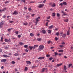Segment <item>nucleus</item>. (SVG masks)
Segmentation results:
<instances>
[{"instance_id":"obj_64","label":"nucleus","mask_w":73,"mask_h":73,"mask_svg":"<svg viewBox=\"0 0 73 73\" xmlns=\"http://www.w3.org/2000/svg\"><path fill=\"white\" fill-rule=\"evenodd\" d=\"M2 52V49H0V52Z\"/></svg>"},{"instance_id":"obj_33","label":"nucleus","mask_w":73,"mask_h":73,"mask_svg":"<svg viewBox=\"0 0 73 73\" xmlns=\"http://www.w3.org/2000/svg\"><path fill=\"white\" fill-rule=\"evenodd\" d=\"M30 36H34V34H33L32 33H30Z\"/></svg>"},{"instance_id":"obj_58","label":"nucleus","mask_w":73,"mask_h":73,"mask_svg":"<svg viewBox=\"0 0 73 73\" xmlns=\"http://www.w3.org/2000/svg\"><path fill=\"white\" fill-rule=\"evenodd\" d=\"M64 16H65L66 15H67L65 13L63 14Z\"/></svg>"},{"instance_id":"obj_7","label":"nucleus","mask_w":73,"mask_h":73,"mask_svg":"<svg viewBox=\"0 0 73 73\" xmlns=\"http://www.w3.org/2000/svg\"><path fill=\"white\" fill-rule=\"evenodd\" d=\"M41 32L43 34H45L46 33V31L45 30H42Z\"/></svg>"},{"instance_id":"obj_2","label":"nucleus","mask_w":73,"mask_h":73,"mask_svg":"<svg viewBox=\"0 0 73 73\" xmlns=\"http://www.w3.org/2000/svg\"><path fill=\"white\" fill-rule=\"evenodd\" d=\"M39 49L41 50H42L44 49V46L42 45H40L39 46Z\"/></svg>"},{"instance_id":"obj_51","label":"nucleus","mask_w":73,"mask_h":73,"mask_svg":"<svg viewBox=\"0 0 73 73\" xmlns=\"http://www.w3.org/2000/svg\"><path fill=\"white\" fill-rule=\"evenodd\" d=\"M48 22H47L46 23V26H48Z\"/></svg>"},{"instance_id":"obj_19","label":"nucleus","mask_w":73,"mask_h":73,"mask_svg":"<svg viewBox=\"0 0 73 73\" xmlns=\"http://www.w3.org/2000/svg\"><path fill=\"white\" fill-rule=\"evenodd\" d=\"M19 55V54H18V53H16L14 54V56H18Z\"/></svg>"},{"instance_id":"obj_20","label":"nucleus","mask_w":73,"mask_h":73,"mask_svg":"<svg viewBox=\"0 0 73 73\" xmlns=\"http://www.w3.org/2000/svg\"><path fill=\"white\" fill-rule=\"evenodd\" d=\"M67 68H66V66H64V70H66L67 69Z\"/></svg>"},{"instance_id":"obj_26","label":"nucleus","mask_w":73,"mask_h":73,"mask_svg":"<svg viewBox=\"0 0 73 73\" xmlns=\"http://www.w3.org/2000/svg\"><path fill=\"white\" fill-rule=\"evenodd\" d=\"M54 56H56L58 55V53L56 52H54Z\"/></svg>"},{"instance_id":"obj_57","label":"nucleus","mask_w":73,"mask_h":73,"mask_svg":"<svg viewBox=\"0 0 73 73\" xmlns=\"http://www.w3.org/2000/svg\"><path fill=\"white\" fill-rule=\"evenodd\" d=\"M28 9L30 11H32V9H31V8H29Z\"/></svg>"},{"instance_id":"obj_30","label":"nucleus","mask_w":73,"mask_h":73,"mask_svg":"<svg viewBox=\"0 0 73 73\" xmlns=\"http://www.w3.org/2000/svg\"><path fill=\"white\" fill-rule=\"evenodd\" d=\"M72 65V64H68V68H70L71 66Z\"/></svg>"},{"instance_id":"obj_41","label":"nucleus","mask_w":73,"mask_h":73,"mask_svg":"<svg viewBox=\"0 0 73 73\" xmlns=\"http://www.w3.org/2000/svg\"><path fill=\"white\" fill-rule=\"evenodd\" d=\"M15 33L16 35H18L19 34V31H15Z\"/></svg>"},{"instance_id":"obj_10","label":"nucleus","mask_w":73,"mask_h":73,"mask_svg":"<svg viewBox=\"0 0 73 73\" xmlns=\"http://www.w3.org/2000/svg\"><path fill=\"white\" fill-rule=\"evenodd\" d=\"M51 7H56V4L54 3L51 4Z\"/></svg>"},{"instance_id":"obj_37","label":"nucleus","mask_w":73,"mask_h":73,"mask_svg":"<svg viewBox=\"0 0 73 73\" xmlns=\"http://www.w3.org/2000/svg\"><path fill=\"white\" fill-rule=\"evenodd\" d=\"M4 23H3V22H1L0 25H4Z\"/></svg>"},{"instance_id":"obj_4","label":"nucleus","mask_w":73,"mask_h":73,"mask_svg":"<svg viewBox=\"0 0 73 73\" xmlns=\"http://www.w3.org/2000/svg\"><path fill=\"white\" fill-rule=\"evenodd\" d=\"M18 13L16 11H15L14 12V13H12V15H18Z\"/></svg>"},{"instance_id":"obj_35","label":"nucleus","mask_w":73,"mask_h":73,"mask_svg":"<svg viewBox=\"0 0 73 73\" xmlns=\"http://www.w3.org/2000/svg\"><path fill=\"white\" fill-rule=\"evenodd\" d=\"M39 21L36 20V21L35 22V25H36L37 24V23H38V22Z\"/></svg>"},{"instance_id":"obj_60","label":"nucleus","mask_w":73,"mask_h":73,"mask_svg":"<svg viewBox=\"0 0 73 73\" xmlns=\"http://www.w3.org/2000/svg\"><path fill=\"white\" fill-rule=\"evenodd\" d=\"M5 4H7V3H9V2H8V1H7L5 2Z\"/></svg>"},{"instance_id":"obj_5","label":"nucleus","mask_w":73,"mask_h":73,"mask_svg":"<svg viewBox=\"0 0 73 73\" xmlns=\"http://www.w3.org/2000/svg\"><path fill=\"white\" fill-rule=\"evenodd\" d=\"M6 61H7V59H3L1 60V62H6Z\"/></svg>"},{"instance_id":"obj_13","label":"nucleus","mask_w":73,"mask_h":73,"mask_svg":"<svg viewBox=\"0 0 73 73\" xmlns=\"http://www.w3.org/2000/svg\"><path fill=\"white\" fill-rule=\"evenodd\" d=\"M70 31L69 30H68L67 32V35H70Z\"/></svg>"},{"instance_id":"obj_11","label":"nucleus","mask_w":73,"mask_h":73,"mask_svg":"<svg viewBox=\"0 0 73 73\" xmlns=\"http://www.w3.org/2000/svg\"><path fill=\"white\" fill-rule=\"evenodd\" d=\"M3 56L4 57H6V58H7V57H10V56H7V55L5 54L3 55Z\"/></svg>"},{"instance_id":"obj_59","label":"nucleus","mask_w":73,"mask_h":73,"mask_svg":"<svg viewBox=\"0 0 73 73\" xmlns=\"http://www.w3.org/2000/svg\"><path fill=\"white\" fill-rule=\"evenodd\" d=\"M65 44V42H62V43H61V44H63V45H64Z\"/></svg>"},{"instance_id":"obj_24","label":"nucleus","mask_w":73,"mask_h":73,"mask_svg":"<svg viewBox=\"0 0 73 73\" xmlns=\"http://www.w3.org/2000/svg\"><path fill=\"white\" fill-rule=\"evenodd\" d=\"M63 4L64 5H67V3L65 2H63Z\"/></svg>"},{"instance_id":"obj_9","label":"nucleus","mask_w":73,"mask_h":73,"mask_svg":"<svg viewBox=\"0 0 73 73\" xmlns=\"http://www.w3.org/2000/svg\"><path fill=\"white\" fill-rule=\"evenodd\" d=\"M26 62L27 64H31V62L30 61H26Z\"/></svg>"},{"instance_id":"obj_54","label":"nucleus","mask_w":73,"mask_h":73,"mask_svg":"<svg viewBox=\"0 0 73 73\" xmlns=\"http://www.w3.org/2000/svg\"><path fill=\"white\" fill-rule=\"evenodd\" d=\"M59 5H61V6H62V5H63V4H62V3H60V4H59Z\"/></svg>"},{"instance_id":"obj_61","label":"nucleus","mask_w":73,"mask_h":73,"mask_svg":"<svg viewBox=\"0 0 73 73\" xmlns=\"http://www.w3.org/2000/svg\"><path fill=\"white\" fill-rule=\"evenodd\" d=\"M1 68L2 69H4V66H2L1 67Z\"/></svg>"},{"instance_id":"obj_27","label":"nucleus","mask_w":73,"mask_h":73,"mask_svg":"<svg viewBox=\"0 0 73 73\" xmlns=\"http://www.w3.org/2000/svg\"><path fill=\"white\" fill-rule=\"evenodd\" d=\"M19 44L21 45H24V43L22 42H20Z\"/></svg>"},{"instance_id":"obj_3","label":"nucleus","mask_w":73,"mask_h":73,"mask_svg":"<svg viewBox=\"0 0 73 73\" xmlns=\"http://www.w3.org/2000/svg\"><path fill=\"white\" fill-rule=\"evenodd\" d=\"M42 70L41 71V73H43V72H44L45 71V70H47V68H42Z\"/></svg>"},{"instance_id":"obj_48","label":"nucleus","mask_w":73,"mask_h":73,"mask_svg":"<svg viewBox=\"0 0 73 73\" xmlns=\"http://www.w3.org/2000/svg\"><path fill=\"white\" fill-rule=\"evenodd\" d=\"M21 1H22L24 3H25V0H22Z\"/></svg>"},{"instance_id":"obj_12","label":"nucleus","mask_w":73,"mask_h":73,"mask_svg":"<svg viewBox=\"0 0 73 73\" xmlns=\"http://www.w3.org/2000/svg\"><path fill=\"white\" fill-rule=\"evenodd\" d=\"M62 65V63H61V64H56V66L58 67L59 66H61V65Z\"/></svg>"},{"instance_id":"obj_40","label":"nucleus","mask_w":73,"mask_h":73,"mask_svg":"<svg viewBox=\"0 0 73 73\" xmlns=\"http://www.w3.org/2000/svg\"><path fill=\"white\" fill-rule=\"evenodd\" d=\"M59 52H63V50H59Z\"/></svg>"},{"instance_id":"obj_16","label":"nucleus","mask_w":73,"mask_h":73,"mask_svg":"<svg viewBox=\"0 0 73 73\" xmlns=\"http://www.w3.org/2000/svg\"><path fill=\"white\" fill-rule=\"evenodd\" d=\"M29 48H30V50H31L32 49H33V47L32 46H29Z\"/></svg>"},{"instance_id":"obj_63","label":"nucleus","mask_w":73,"mask_h":73,"mask_svg":"<svg viewBox=\"0 0 73 73\" xmlns=\"http://www.w3.org/2000/svg\"><path fill=\"white\" fill-rule=\"evenodd\" d=\"M61 12H62V13H63V14H64V13H65L64 12V11H62Z\"/></svg>"},{"instance_id":"obj_32","label":"nucleus","mask_w":73,"mask_h":73,"mask_svg":"<svg viewBox=\"0 0 73 73\" xmlns=\"http://www.w3.org/2000/svg\"><path fill=\"white\" fill-rule=\"evenodd\" d=\"M53 25H52L50 26L49 27V29H52V28H53Z\"/></svg>"},{"instance_id":"obj_53","label":"nucleus","mask_w":73,"mask_h":73,"mask_svg":"<svg viewBox=\"0 0 73 73\" xmlns=\"http://www.w3.org/2000/svg\"><path fill=\"white\" fill-rule=\"evenodd\" d=\"M50 17L49 16V17H47V19H50Z\"/></svg>"},{"instance_id":"obj_52","label":"nucleus","mask_w":73,"mask_h":73,"mask_svg":"<svg viewBox=\"0 0 73 73\" xmlns=\"http://www.w3.org/2000/svg\"><path fill=\"white\" fill-rule=\"evenodd\" d=\"M29 17H30V16H27V15L26 16V18H29Z\"/></svg>"},{"instance_id":"obj_56","label":"nucleus","mask_w":73,"mask_h":73,"mask_svg":"<svg viewBox=\"0 0 73 73\" xmlns=\"http://www.w3.org/2000/svg\"><path fill=\"white\" fill-rule=\"evenodd\" d=\"M25 51L26 52H28V50L26 49L25 50Z\"/></svg>"},{"instance_id":"obj_1","label":"nucleus","mask_w":73,"mask_h":73,"mask_svg":"<svg viewBox=\"0 0 73 73\" xmlns=\"http://www.w3.org/2000/svg\"><path fill=\"white\" fill-rule=\"evenodd\" d=\"M44 6V4H40L38 6V7L39 8H41L42 7H43Z\"/></svg>"},{"instance_id":"obj_18","label":"nucleus","mask_w":73,"mask_h":73,"mask_svg":"<svg viewBox=\"0 0 73 73\" xmlns=\"http://www.w3.org/2000/svg\"><path fill=\"white\" fill-rule=\"evenodd\" d=\"M47 43H48V44H50V43H51V44H52V42L51 41H50V40H49L47 42Z\"/></svg>"},{"instance_id":"obj_55","label":"nucleus","mask_w":73,"mask_h":73,"mask_svg":"<svg viewBox=\"0 0 73 73\" xmlns=\"http://www.w3.org/2000/svg\"><path fill=\"white\" fill-rule=\"evenodd\" d=\"M5 17H6V16H5V15H4L3 16V18H5Z\"/></svg>"},{"instance_id":"obj_39","label":"nucleus","mask_w":73,"mask_h":73,"mask_svg":"<svg viewBox=\"0 0 73 73\" xmlns=\"http://www.w3.org/2000/svg\"><path fill=\"white\" fill-rule=\"evenodd\" d=\"M52 14H53L52 15V16H56V14H55V13H53Z\"/></svg>"},{"instance_id":"obj_49","label":"nucleus","mask_w":73,"mask_h":73,"mask_svg":"<svg viewBox=\"0 0 73 73\" xmlns=\"http://www.w3.org/2000/svg\"><path fill=\"white\" fill-rule=\"evenodd\" d=\"M36 66H33L32 67V69H34L35 68H36Z\"/></svg>"},{"instance_id":"obj_42","label":"nucleus","mask_w":73,"mask_h":73,"mask_svg":"<svg viewBox=\"0 0 73 73\" xmlns=\"http://www.w3.org/2000/svg\"><path fill=\"white\" fill-rule=\"evenodd\" d=\"M11 63L13 64H15V63H16V62L14 61H12V62H11Z\"/></svg>"},{"instance_id":"obj_47","label":"nucleus","mask_w":73,"mask_h":73,"mask_svg":"<svg viewBox=\"0 0 73 73\" xmlns=\"http://www.w3.org/2000/svg\"><path fill=\"white\" fill-rule=\"evenodd\" d=\"M60 48H63V47H64V46L62 45H61L60 46Z\"/></svg>"},{"instance_id":"obj_29","label":"nucleus","mask_w":73,"mask_h":73,"mask_svg":"<svg viewBox=\"0 0 73 73\" xmlns=\"http://www.w3.org/2000/svg\"><path fill=\"white\" fill-rule=\"evenodd\" d=\"M56 15L58 17H60V15L58 13Z\"/></svg>"},{"instance_id":"obj_22","label":"nucleus","mask_w":73,"mask_h":73,"mask_svg":"<svg viewBox=\"0 0 73 73\" xmlns=\"http://www.w3.org/2000/svg\"><path fill=\"white\" fill-rule=\"evenodd\" d=\"M28 67H25V71H27V70H28Z\"/></svg>"},{"instance_id":"obj_44","label":"nucleus","mask_w":73,"mask_h":73,"mask_svg":"<svg viewBox=\"0 0 73 73\" xmlns=\"http://www.w3.org/2000/svg\"><path fill=\"white\" fill-rule=\"evenodd\" d=\"M55 40L56 41H57V40H58V38H57V37H55Z\"/></svg>"},{"instance_id":"obj_45","label":"nucleus","mask_w":73,"mask_h":73,"mask_svg":"<svg viewBox=\"0 0 73 73\" xmlns=\"http://www.w3.org/2000/svg\"><path fill=\"white\" fill-rule=\"evenodd\" d=\"M3 39H4V38L3 37H2L1 38V41H3Z\"/></svg>"},{"instance_id":"obj_17","label":"nucleus","mask_w":73,"mask_h":73,"mask_svg":"<svg viewBox=\"0 0 73 73\" xmlns=\"http://www.w3.org/2000/svg\"><path fill=\"white\" fill-rule=\"evenodd\" d=\"M66 34H64L63 35H62V37H64V38H65V37H66Z\"/></svg>"},{"instance_id":"obj_23","label":"nucleus","mask_w":73,"mask_h":73,"mask_svg":"<svg viewBox=\"0 0 73 73\" xmlns=\"http://www.w3.org/2000/svg\"><path fill=\"white\" fill-rule=\"evenodd\" d=\"M13 28H11V29H8V31L9 32H11V31H12V30Z\"/></svg>"},{"instance_id":"obj_28","label":"nucleus","mask_w":73,"mask_h":73,"mask_svg":"<svg viewBox=\"0 0 73 73\" xmlns=\"http://www.w3.org/2000/svg\"><path fill=\"white\" fill-rule=\"evenodd\" d=\"M59 35H60V34L58 32L56 33L55 34V35L56 36H59Z\"/></svg>"},{"instance_id":"obj_25","label":"nucleus","mask_w":73,"mask_h":73,"mask_svg":"<svg viewBox=\"0 0 73 73\" xmlns=\"http://www.w3.org/2000/svg\"><path fill=\"white\" fill-rule=\"evenodd\" d=\"M37 40L38 41H41L42 39L41 38H37Z\"/></svg>"},{"instance_id":"obj_36","label":"nucleus","mask_w":73,"mask_h":73,"mask_svg":"<svg viewBox=\"0 0 73 73\" xmlns=\"http://www.w3.org/2000/svg\"><path fill=\"white\" fill-rule=\"evenodd\" d=\"M23 25H28V23L27 22H26L25 23H23Z\"/></svg>"},{"instance_id":"obj_38","label":"nucleus","mask_w":73,"mask_h":73,"mask_svg":"<svg viewBox=\"0 0 73 73\" xmlns=\"http://www.w3.org/2000/svg\"><path fill=\"white\" fill-rule=\"evenodd\" d=\"M64 21L65 22H68V21H69V20H68V19H67L66 20H64Z\"/></svg>"},{"instance_id":"obj_50","label":"nucleus","mask_w":73,"mask_h":73,"mask_svg":"<svg viewBox=\"0 0 73 73\" xmlns=\"http://www.w3.org/2000/svg\"><path fill=\"white\" fill-rule=\"evenodd\" d=\"M18 37L19 38H20L21 37V35H18Z\"/></svg>"},{"instance_id":"obj_14","label":"nucleus","mask_w":73,"mask_h":73,"mask_svg":"<svg viewBox=\"0 0 73 73\" xmlns=\"http://www.w3.org/2000/svg\"><path fill=\"white\" fill-rule=\"evenodd\" d=\"M40 19V17H38V18H36V20L39 21V20Z\"/></svg>"},{"instance_id":"obj_15","label":"nucleus","mask_w":73,"mask_h":73,"mask_svg":"<svg viewBox=\"0 0 73 73\" xmlns=\"http://www.w3.org/2000/svg\"><path fill=\"white\" fill-rule=\"evenodd\" d=\"M10 39H9V40H8L7 39H5V42H8V41L10 42Z\"/></svg>"},{"instance_id":"obj_46","label":"nucleus","mask_w":73,"mask_h":73,"mask_svg":"<svg viewBox=\"0 0 73 73\" xmlns=\"http://www.w3.org/2000/svg\"><path fill=\"white\" fill-rule=\"evenodd\" d=\"M49 60H53V58L52 57H50V58H49Z\"/></svg>"},{"instance_id":"obj_43","label":"nucleus","mask_w":73,"mask_h":73,"mask_svg":"<svg viewBox=\"0 0 73 73\" xmlns=\"http://www.w3.org/2000/svg\"><path fill=\"white\" fill-rule=\"evenodd\" d=\"M7 9L5 8L1 10L2 12H3V11H5Z\"/></svg>"},{"instance_id":"obj_8","label":"nucleus","mask_w":73,"mask_h":73,"mask_svg":"<svg viewBox=\"0 0 73 73\" xmlns=\"http://www.w3.org/2000/svg\"><path fill=\"white\" fill-rule=\"evenodd\" d=\"M44 58H45L44 57H41L38 58V59H39V60H42L43 59H44Z\"/></svg>"},{"instance_id":"obj_34","label":"nucleus","mask_w":73,"mask_h":73,"mask_svg":"<svg viewBox=\"0 0 73 73\" xmlns=\"http://www.w3.org/2000/svg\"><path fill=\"white\" fill-rule=\"evenodd\" d=\"M28 45H25L24 46V47L25 48H26V49H27L28 48Z\"/></svg>"},{"instance_id":"obj_62","label":"nucleus","mask_w":73,"mask_h":73,"mask_svg":"<svg viewBox=\"0 0 73 73\" xmlns=\"http://www.w3.org/2000/svg\"><path fill=\"white\" fill-rule=\"evenodd\" d=\"M9 22L10 23H13V21H10Z\"/></svg>"},{"instance_id":"obj_31","label":"nucleus","mask_w":73,"mask_h":73,"mask_svg":"<svg viewBox=\"0 0 73 73\" xmlns=\"http://www.w3.org/2000/svg\"><path fill=\"white\" fill-rule=\"evenodd\" d=\"M52 32V31L51 30H48V33L49 34V33H51Z\"/></svg>"},{"instance_id":"obj_21","label":"nucleus","mask_w":73,"mask_h":73,"mask_svg":"<svg viewBox=\"0 0 73 73\" xmlns=\"http://www.w3.org/2000/svg\"><path fill=\"white\" fill-rule=\"evenodd\" d=\"M3 47H4L5 48V49H8V47L7 46H3Z\"/></svg>"},{"instance_id":"obj_6","label":"nucleus","mask_w":73,"mask_h":73,"mask_svg":"<svg viewBox=\"0 0 73 73\" xmlns=\"http://www.w3.org/2000/svg\"><path fill=\"white\" fill-rule=\"evenodd\" d=\"M38 45H35L33 46V49H36V48H37V47H38Z\"/></svg>"}]
</instances>
